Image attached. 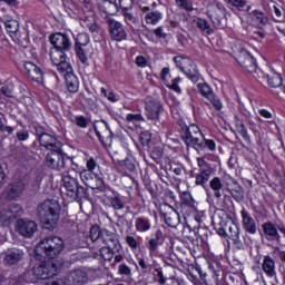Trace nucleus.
Returning <instances> with one entry per match:
<instances>
[{
	"label": "nucleus",
	"instance_id": "f257e3e1",
	"mask_svg": "<svg viewBox=\"0 0 285 285\" xmlns=\"http://www.w3.org/2000/svg\"><path fill=\"white\" fill-rule=\"evenodd\" d=\"M36 215L48 230L57 227L61 215V205L56 199H46L36 209Z\"/></svg>",
	"mask_w": 285,
	"mask_h": 285
},
{
	"label": "nucleus",
	"instance_id": "f03ea898",
	"mask_svg": "<svg viewBox=\"0 0 285 285\" xmlns=\"http://www.w3.org/2000/svg\"><path fill=\"white\" fill-rule=\"evenodd\" d=\"M65 243L59 236H49L43 238L36 247V257H48L49 259H55L59 257L63 252Z\"/></svg>",
	"mask_w": 285,
	"mask_h": 285
},
{
	"label": "nucleus",
	"instance_id": "7ed1b4c3",
	"mask_svg": "<svg viewBox=\"0 0 285 285\" xmlns=\"http://www.w3.org/2000/svg\"><path fill=\"white\" fill-rule=\"evenodd\" d=\"M90 239L94 244H98L101 246H109V248H114L115 250H122L121 243H119V235L108 230L100 229L98 226H92L90 228Z\"/></svg>",
	"mask_w": 285,
	"mask_h": 285
},
{
	"label": "nucleus",
	"instance_id": "20e7f679",
	"mask_svg": "<svg viewBox=\"0 0 285 285\" xmlns=\"http://www.w3.org/2000/svg\"><path fill=\"white\" fill-rule=\"evenodd\" d=\"M63 188L66 189L67 197L71 199H83L87 195V189L79 185V179L70 175V171L62 174Z\"/></svg>",
	"mask_w": 285,
	"mask_h": 285
},
{
	"label": "nucleus",
	"instance_id": "39448f33",
	"mask_svg": "<svg viewBox=\"0 0 285 285\" xmlns=\"http://www.w3.org/2000/svg\"><path fill=\"white\" fill-rule=\"evenodd\" d=\"M46 165L52 170H68V166H72V159L63 154V149H53L47 154Z\"/></svg>",
	"mask_w": 285,
	"mask_h": 285
},
{
	"label": "nucleus",
	"instance_id": "423d86ee",
	"mask_svg": "<svg viewBox=\"0 0 285 285\" xmlns=\"http://www.w3.org/2000/svg\"><path fill=\"white\" fill-rule=\"evenodd\" d=\"M174 62L176 63V68H179L193 83H197L202 79V75H199V70H197V65L190 59L184 56L174 57Z\"/></svg>",
	"mask_w": 285,
	"mask_h": 285
},
{
	"label": "nucleus",
	"instance_id": "0eeeda50",
	"mask_svg": "<svg viewBox=\"0 0 285 285\" xmlns=\"http://www.w3.org/2000/svg\"><path fill=\"white\" fill-rule=\"evenodd\" d=\"M180 136L186 146H191V148H195V150H197L199 142L202 141V137H204V134H202V130H199V127L197 125H190L181 127Z\"/></svg>",
	"mask_w": 285,
	"mask_h": 285
},
{
	"label": "nucleus",
	"instance_id": "6e6552de",
	"mask_svg": "<svg viewBox=\"0 0 285 285\" xmlns=\"http://www.w3.org/2000/svg\"><path fill=\"white\" fill-rule=\"evenodd\" d=\"M79 177L82 184L88 188H91V190H99V193H106V190H108V186H106L104 178L98 174H95V171L82 170L79 174Z\"/></svg>",
	"mask_w": 285,
	"mask_h": 285
},
{
	"label": "nucleus",
	"instance_id": "1a4fd4ad",
	"mask_svg": "<svg viewBox=\"0 0 285 285\" xmlns=\"http://www.w3.org/2000/svg\"><path fill=\"white\" fill-rule=\"evenodd\" d=\"M159 213L164 218L165 224H167L169 228H177V226H179L180 216L179 213H177V209L173 207V205L164 202L160 205Z\"/></svg>",
	"mask_w": 285,
	"mask_h": 285
},
{
	"label": "nucleus",
	"instance_id": "9d476101",
	"mask_svg": "<svg viewBox=\"0 0 285 285\" xmlns=\"http://www.w3.org/2000/svg\"><path fill=\"white\" fill-rule=\"evenodd\" d=\"M199 174L196 175L195 184L196 186H202L206 188V185L210 180V177L215 175V169L210 166V164L206 163L204 158H197Z\"/></svg>",
	"mask_w": 285,
	"mask_h": 285
},
{
	"label": "nucleus",
	"instance_id": "9b49d317",
	"mask_svg": "<svg viewBox=\"0 0 285 285\" xmlns=\"http://www.w3.org/2000/svg\"><path fill=\"white\" fill-rule=\"evenodd\" d=\"M94 130L105 148L112 146V130H110V126H108L106 120L96 121L94 124Z\"/></svg>",
	"mask_w": 285,
	"mask_h": 285
},
{
	"label": "nucleus",
	"instance_id": "f8f14e48",
	"mask_svg": "<svg viewBox=\"0 0 285 285\" xmlns=\"http://www.w3.org/2000/svg\"><path fill=\"white\" fill-rule=\"evenodd\" d=\"M145 110L148 119L159 121L161 112H164V104L148 96L145 98Z\"/></svg>",
	"mask_w": 285,
	"mask_h": 285
},
{
	"label": "nucleus",
	"instance_id": "ddd939ff",
	"mask_svg": "<svg viewBox=\"0 0 285 285\" xmlns=\"http://www.w3.org/2000/svg\"><path fill=\"white\" fill-rule=\"evenodd\" d=\"M26 188H28V184L24 180H14L7 186L3 197L7 202H17L26 193Z\"/></svg>",
	"mask_w": 285,
	"mask_h": 285
},
{
	"label": "nucleus",
	"instance_id": "4468645a",
	"mask_svg": "<svg viewBox=\"0 0 285 285\" xmlns=\"http://www.w3.org/2000/svg\"><path fill=\"white\" fill-rule=\"evenodd\" d=\"M66 50L63 49H51L50 50V59L57 70L62 75L66 70H72V66L67 61L68 57L66 56Z\"/></svg>",
	"mask_w": 285,
	"mask_h": 285
},
{
	"label": "nucleus",
	"instance_id": "2eb2a0df",
	"mask_svg": "<svg viewBox=\"0 0 285 285\" xmlns=\"http://www.w3.org/2000/svg\"><path fill=\"white\" fill-rule=\"evenodd\" d=\"M23 215V208L19 204H11L0 210V223L4 226H10V223L17 217Z\"/></svg>",
	"mask_w": 285,
	"mask_h": 285
},
{
	"label": "nucleus",
	"instance_id": "dca6fc26",
	"mask_svg": "<svg viewBox=\"0 0 285 285\" xmlns=\"http://www.w3.org/2000/svg\"><path fill=\"white\" fill-rule=\"evenodd\" d=\"M107 26L109 28V37L112 41H126L128 39V32L121 22L109 18Z\"/></svg>",
	"mask_w": 285,
	"mask_h": 285
},
{
	"label": "nucleus",
	"instance_id": "f3484780",
	"mask_svg": "<svg viewBox=\"0 0 285 285\" xmlns=\"http://www.w3.org/2000/svg\"><path fill=\"white\" fill-rule=\"evenodd\" d=\"M36 136L38 138V141L42 148H46V150L52 151V150H59L61 148V141L57 139V137L41 131V129H36Z\"/></svg>",
	"mask_w": 285,
	"mask_h": 285
},
{
	"label": "nucleus",
	"instance_id": "a211bd4d",
	"mask_svg": "<svg viewBox=\"0 0 285 285\" xmlns=\"http://www.w3.org/2000/svg\"><path fill=\"white\" fill-rule=\"evenodd\" d=\"M58 273V267L55 262H47L45 264L33 267V275L37 279H50Z\"/></svg>",
	"mask_w": 285,
	"mask_h": 285
},
{
	"label": "nucleus",
	"instance_id": "6ab92c4d",
	"mask_svg": "<svg viewBox=\"0 0 285 285\" xmlns=\"http://www.w3.org/2000/svg\"><path fill=\"white\" fill-rule=\"evenodd\" d=\"M236 61L247 70V72H257V60H255V57L248 52L246 49H240Z\"/></svg>",
	"mask_w": 285,
	"mask_h": 285
},
{
	"label": "nucleus",
	"instance_id": "aec40b11",
	"mask_svg": "<svg viewBox=\"0 0 285 285\" xmlns=\"http://www.w3.org/2000/svg\"><path fill=\"white\" fill-rule=\"evenodd\" d=\"M208 17L212 19L215 28H224V19H226V7L218 2L213 10L208 11Z\"/></svg>",
	"mask_w": 285,
	"mask_h": 285
},
{
	"label": "nucleus",
	"instance_id": "412c9836",
	"mask_svg": "<svg viewBox=\"0 0 285 285\" xmlns=\"http://www.w3.org/2000/svg\"><path fill=\"white\" fill-rule=\"evenodd\" d=\"M38 226L35 220H28V219H19L16 225V230L19 233V235H22V237H32L35 233L37 232Z\"/></svg>",
	"mask_w": 285,
	"mask_h": 285
},
{
	"label": "nucleus",
	"instance_id": "4be33fe9",
	"mask_svg": "<svg viewBox=\"0 0 285 285\" xmlns=\"http://www.w3.org/2000/svg\"><path fill=\"white\" fill-rule=\"evenodd\" d=\"M68 282L72 285H86L90 283V275L83 268H76L68 273Z\"/></svg>",
	"mask_w": 285,
	"mask_h": 285
},
{
	"label": "nucleus",
	"instance_id": "5701e85b",
	"mask_svg": "<svg viewBox=\"0 0 285 285\" xmlns=\"http://www.w3.org/2000/svg\"><path fill=\"white\" fill-rule=\"evenodd\" d=\"M232 218L228 217V215L223 214V216L216 215L213 219V226L216 230V233L220 237H226V234L228 233L229 229V224H230Z\"/></svg>",
	"mask_w": 285,
	"mask_h": 285
},
{
	"label": "nucleus",
	"instance_id": "b1692460",
	"mask_svg": "<svg viewBox=\"0 0 285 285\" xmlns=\"http://www.w3.org/2000/svg\"><path fill=\"white\" fill-rule=\"evenodd\" d=\"M49 41L53 49L56 50H70L72 48V43L70 42V38L63 33H53L50 36Z\"/></svg>",
	"mask_w": 285,
	"mask_h": 285
},
{
	"label": "nucleus",
	"instance_id": "393cba45",
	"mask_svg": "<svg viewBox=\"0 0 285 285\" xmlns=\"http://www.w3.org/2000/svg\"><path fill=\"white\" fill-rule=\"evenodd\" d=\"M119 3L122 10L125 23H127V26H139V18L135 17L132 12L128 11L130 8H132V0H120Z\"/></svg>",
	"mask_w": 285,
	"mask_h": 285
},
{
	"label": "nucleus",
	"instance_id": "a878e982",
	"mask_svg": "<svg viewBox=\"0 0 285 285\" xmlns=\"http://www.w3.org/2000/svg\"><path fill=\"white\" fill-rule=\"evenodd\" d=\"M240 216L246 233H249V235H255V233H257V223H255V218H253L246 208L242 209Z\"/></svg>",
	"mask_w": 285,
	"mask_h": 285
},
{
	"label": "nucleus",
	"instance_id": "bb28decb",
	"mask_svg": "<svg viewBox=\"0 0 285 285\" xmlns=\"http://www.w3.org/2000/svg\"><path fill=\"white\" fill-rule=\"evenodd\" d=\"M24 70L32 81H37V83L43 81V71L37 65L30 61L24 62Z\"/></svg>",
	"mask_w": 285,
	"mask_h": 285
},
{
	"label": "nucleus",
	"instance_id": "cd10ccee",
	"mask_svg": "<svg viewBox=\"0 0 285 285\" xmlns=\"http://www.w3.org/2000/svg\"><path fill=\"white\" fill-rule=\"evenodd\" d=\"M65 81L69 92L73 95L79 92V78L72 72V69L65 71Z\"/></svg>",
	"mask_w": 285,
	"mask_h": 285
},
{
	"label": "nucleus",
	"instance_id": "c85d7f7f",
	"mask_svg": "<svg viewBox=\"0 0 285 285\" xmlns=\"http://www.w3.org/2000/svg\"><path fill=\"white\" fill-rule=\"evenodd\" d=\"M108 202L114 210H124L126 208V197L121 196L119 191H112V195L108 196Z\"/></svg>",
	"mask_w": 285,
	"mask_h": 285
},
{
	"label": "nucleus",
	"instance_id": "c756f323",
	"mask_svg": "<svg viewBox=\"0 0 285 285\" xmlns=\"http://www.w3.org/2000/svg\"><path fill=\"white\" fill-rule=\"evenodd\" d=\"M26 254L21 249H9L4 256V262L9 266H14V264H19Z\"/></svg>",
	"mask_w": 285,
	"mask_h": 285
},
{
	"label": "nucleus",
	"instance_id": "7c9ffc66",
	"mask_svg": "<svg viewBox=\"0 0 285 285\" xmlns=\"http://www.w3.org/2000/svg\"><path fill=\"white\" fill-rule=\"evenodd\" d=\"M227 191L238 204L244 202V188L239 183L234 180L232 185H227Z\"/></svg>",
	"mask_w": 285,
	"mask_h": 285
},
{
	"label": "nucleus",
	"instance_id": "2f4dec72",
	"mask_svg": "<svg viewBox=\"0 0 285 285\" xmlns=\"http://www.w3.org/2000/svg\"><path fill=\"white\" fill-rule=\"evenodd\" d=\"M99 10L105 14H117L119 7L117 6V0H101L98 3Z\"/></svg>",
	"mask_w": 285,
	"mask_h": 285
},
{
	"label": "nucleus",
	"instance_id": "473e14b6",
	"mask_svg": "<svg viewBox=\"0 0 285 285\" xmlns=\"http://www.w3.org/2000/svg\"><path fill=\"white\" fill-rule=\"evenodd\" d=\"M209 188L213 190L215 199L219 200L223 197L222 191L224 190V183L220 177H214L209 180Z\"/></svg>",
	"mask_w": 285,
	"mask_h": 285
},
{
	"label": "nucleus",
	"instance_id": "72a5a7b5",
	"mask_svg": "<svg viewBox=\"0 0 285 285\" xmlns=\"http://www.w3.org/2000/svg\"><path fill=\"white\" fill-rule=\"evenodd\" d=\"M229 229L227 230V234H225V237H228L234 242L238 248H242V240L239 239V226L235 224V222H229Z\"/></svg>",
	"mask_w": 285,
	"mask_h": 285
},
{
	"label": "nucleus",
	"instance_id": "f704fd0d",
	"mask_svg": "<svg viewBox=\"0 0 285 285\" xmlns=\"http://www.w3.org/2000/svg\"><path fill=\"white\" fill-rule=\"evenodd\" d=\"M262 268L267 277H275V275H277V272L275 271V259H273V257L269 255L264 256Z\"/></svg>",
	"mask_w": 285,
	"mask_h": 285
},
{
	"label": "nucleus",
	"instance_id": "c9c22d12",
	"mask_svg": "<svg viewBox=\"0 0 285 285\" xmlns=\"http://www.w3.org/2000/svg\"><path fill=\"white\" fill-rule=\"evenodd\" d=\"M135 228L137 233H148L153 228V222L146 216H140L135 219Z\"/></svg>",
	"mask_w": 285,
	"mask_h": 285
},
{
	"label": "nucleus",
	"instance_id": "e433bc0d",
	"mask_svg": "<svg viewBox=\"0 0 285 285\" xmlns=\"http://www.w3.org/2000/svg\"><path fill=\"white\" fill-rule=\"evenodd\" d=\"M196 28L199 29L200 32H204L205 35H215V29L210 26V22L204 18H197L195 20Z\"/></svg>",
	"mask_w": 285,
	"mask_h": 285
},
{
	"label": "nucleus",
	"instance_id": "4c0bfd02",
	"mask_svg": "<svg viewBox=\"0 0 285 285\" xmlns=\"http://www.w3.org/2000/svg\"><path fill=\"white\" fill-rule=\"evenodd\" d=\"M161 19H164V13L159 10L149 11L145 14V21L150 26H157Z\"/></svg>",
	"mask_w": 285,
	"mask_h": 285
},
{
	"label": "nucleus",
	"instance_id": "58836bf2",
	"mask_svg": "<svg viewBox=\"0 0 285 285\" xmlns=\"http://www.w3.org/2000/svg\"><path fill=\"white\" fill-rule=\"evenodd\" d=\"M206 148L210 153H215L217 150V144L213 139H207L204 135L198 144L197 150H206Z\"/></svg>",
	"mask_w": 285,
	"mask_h": 285
},
{
	"label": "nucleus",
	"instance_id": "ea45409f",
	"mask_svg": "<svg viewBox=\"0 0 285 285\" xmlns=\"http://www.w3.org/2000/svg\"><path fill=\"white\" fill-rule=\"evenodd\" d=\"M100 256L105 262H112V257L117 255V253H121V249L115 250V247L102 246L100 249Z\"/></svg>",
	"mask_w": 285,
	"mask_h": 285
},
{
	"label": "nucleus",
	"instance_id": "a19ab883",
	"mask_svg": "<svg viewBox=\"0 0 285 285\" xmlns=\"http://www.w3.org/2000/svg\"><path fill=\"white\" fill-rule=\"evenodd\" d=\"M197 89L199 95L204 97L205 99H209V97H213L215 95V91H213V87L208 85L207 82H199L197 85Z\"/></svg>",
	"mask_w": 285,
	"mask_h": 285
},
{
	"label": "nucleus",
	"instance_id": "79ce46f5",
	"mask_svg": "<svg viewBox=\"0 0 285 285\" xmlns=\"http://www.w3.org/2000/svg\"><path fill=\"white\" fill-rule=\"evenodd\" d=\"M75 52H76L80 63H88V46L75 45Z\"/></svg>",
	"mask_w": 285,
	"mask_h": 285
},
{
	"label": "nucleus",
	"instance_id": "37998d69",
	"mask_svg": "<svg viewBox=\"0 0 285 285\" xmlns=\"http://www.w3.org/2000/svg\"><path fill=\"white\" fill-rule=\"evenodd\" d=\"M116 225L120 229V233H124L125 229L130 230L132 228V220H128L126 215H120L117 217Z\"/></svg>",
	"mask_w": 285,
	"mask_h": 285
},
{
	"label": "nucleus",
	"instance_id": "c03bdc74",
	"mask_svg": "<svg viewBox=\"0 0 285 285\" xmlns=\"http://www.w3.org/2000/svg\"><path fill=\"white\" fill-rule=\"evenodd\" d=\"M267 83L271 88H279V86H282V75L277 72L267 75Z\"/></svg>",
	"mask_w": 285,
	"mask_h": 285
},
{
	"label": "nucleus",
	"instance_id": "a18cd8bd",
	"mask_svg": "<svg viewBox=\"0 0 285 285\" xmlns=\"http://www.w3.org/2000/svg\"><path fill=\"white\" fill-rule=\"evenodd\" d=\"M236 131L245 139V141H250V136L248 135V129H246V125H244V120H236Z\"/></svg>",
	"mask_w": 285,
	"mask_h": 285
},
{
	"label": "nucleus",
	"instance_id": "49530a36",
	"mask_svg": "<svg viewBox=\"0 0 285 285\" xmlns=\"http://www.w3.org/2000/svg\"><path fill=\"white\" fill-rule=\"evenodd\" d=\"M181 204L183 206H187V208H195V199L193 198V195L190 191H184L180 195Z\"/></svg>",
	"mask_w": 285,
	"mask_h": 285
},
{
	"label": "nucleus",
	"instance_id": "de8ad7c7",
	"mask_svg": "<svg viewBox=\"0 0 285 285\" xmlns=\"http://www.w3.org/2000/svg\"><path fill=\"white\" fill-rule=\"evenodd\" d=\"M0 92L1 95H3L4 97H8L9 99L14 98V83L8 82L7 85H3L0 88Z\"/></svg>",
	"mask_w": 285,
	"mask_h": 285
},
{
	"label": "nucleus",
	"instance_id": "09e8293b",
	"mask_svg": "<svg viewBox=\"0 0 285 285\" xmlns=\"http://www.w3.org/2000/svg\"><path fill=\"white\" fill-rule=\"evenodd\" d=\"M232 6L238 8L239 10H246L250 12V6H248V0H228Z\"/></svg>",
	"mask_w": 285,
	"mask_h": 285
},
{
	"label": "nucleus",
	"instance_id": "8fccbe9b",
	"mask_svg": "<svg viewBox=\"0 0 285 285\" xmlns=\"http://www.w3.org/2000/svg\"><path fill=\"white\" fill-rule=\"evenodd\" d=\"M41 181H43V174L38 173L31 178L30 186L33 190H39L41 188Z\"/></svg>",
	"mask_w": 285,
	"mask_h": 285
},
{
	"label": "nucleus",
	"instance_id": "3c124183",
	"mask_svg": "<svg viewBox=\"0 0 285 285\" xmlns=\"http://www.w3.org/2000/svg\"><path fill=\"white\" fill-rule=\"evenodd\" d=\"M88 43H90V36L88 33L82 32L76 37L75 46H88Z\"/></svg>",
	"mask_w": 285,
	"mask_h": 285
},
{
	"label": "nucleus",
	"instance_id": "603ef678",
	"mask_svg": "<svg viewBox=\"0 0 285 285\" xmlns=\"http://www.w3.org/2000/svg\"><path fill=\"white\" fill-rule=\"evenodd\" d=\"M6 29L8 32H11L12 35H17V32H19V21L8 20L6 22Z\"/></svg>",
	"mask_w": 285,
	"mask_h": 285
},
{
	"label": "nucleus",
	"instance_id": "864d4df0",
	"mask_svg": "<svg viewBox=\"0 0 285 285\" xmlns=\"http://www.w3.org/2000/svg\"><path fill=\"white\" fill-rule=\"evenodd\" d=\"M120 166H122L125 170H128V173H132L135 171V159L126 158L125 160H121Z\"/></svg>",
	"mask_w": 285,
	"mask_h": 285
},
{
	"label": "nucleus",
	"instance_id": "5fc2aeb1",
	"mask_svg": "<svg viewBox=\"0 0 285 285\" xmlns=\"http://www.w3.org/2000/svg\"><path fill=\"white\" fill-rule=\"evenodd\" d=\"M126 121H128L129 124H137L138 121H146V119L141 114H128L126 116Z\"/></svg>",
	"mask_w": 285,
	"mask_h": 285
},
{
	"label": "nucleus",
	"instance_id": "6e6d98bb",
	"mask_svg": "<svg viewBox=\"0 0 285 285\" xmlns=\"http://www.w3.org/2000/svg\"><path fill=\"white\" fill-rule=\"evenodd\" d=\"M125 242L131 250H137V248H139V240H137L135 236L127 235Z\"/></svg>",
	"mask_w": 285,
	"mask_h": 285
},
{
	"label": "nucleus",
	"instance_id": "4d7b16f0",
	"mask_svg": "<svg viewBox=\"0 0 285 285\" xmlns=\"http://www.w3.org/2000/svg\"><path fill=\"white\" fill-rule=\"evenodd\" d=\"M207 100L210 101L215 110H222V108H224L222 100L215 94L212 97L207 98Z\"/></svg>",
	"mask_w": 285,
	"mask_h": 285
},
{
	"label": "nucleus",
	"instance_id": "13d9d810",
	"mask_svg": "<svg viewBox=\"0 0 285 285\" xmlns=\"http://www.w3.org/2000/svg\"><path fill=\"white\" fill-rule=\"evenodd\" d=\"M73 124H76V126H78V128H88V118H86V116H76Z\"/></svg>",
	"mask_w": 285,
	"mask_h": 285
},
{
	"label": "nucleus",
	"instance_id": "bf43d9fd",
	"mask_svg": "<svg viewBox=\"0 0 285 285\" xmlns=\"http://www.w3.org/2000/svg\"><path fill=\"white\" fill-rule=\"evenodd\" d=\"M159 246H161V244L157 240H154V238H150L147 243V248L150 255H153V253H157V248H159Z\"/></svg>",
	"mask_w": 285,
	"mask_h": 285
},
{
	"label": "nucleus",
	"instance_id": "052dcab7",
	"mask_svg": "<svg viewBox=\"0 0 285 285\" xmlns=\"http://www.w3.org/2000/svg\"><path fill=\"white\" fill-rule=\"evenodd\" d=\"M253 14L254 17H256V21H258V23H262L263 26H266V23H268V18L265 17L262 11L254 10Z\"/></svg>",
	"mask_w": 285,
	"mask_h": 285
},
{
	"label": "nucleus",
	"instance_id": "680f3d73",
	"mask_svg": "<svg viewBox=\"0 0 285 285\" xmlns=\"http://www.w3.org/2000/svg\"><path fill=\"white\" fill-rule=\"evenodd\" d=\"M87 28H88L89 32H91V35H94V37H97V35H99V32H101V27L98 26L97 22L88 23Z\"/></svg>",
	"mask_w": 285,
	"mask_h": 285
},
{
	"label": "nucleus",
	"instance_id": "e2e57ef3",
	"mask_svg": "<svg viewBox=\"0 0 285 285\" xmlns=\"http://www.w3.org/2000/svg\"><path fill=\"white\" fill-rule=\"evenodd\" d=\"M179 81H181V78L177 77L171 80V85L169 86L170 90H174V92H177L178 95H181V88L179 87Z\"/></svg>",
	"mask_w": 285,
	"mask_h": 285
},
{
	"label": "nucleus",
	"instance_id": "0e129e2a",
	"mask_svg": "<svg viewBox=\"0 0 285 285\" xmlns=\"http://www.w3.org/2000/svg\"><path fill=\"white\" fill-rule=\"evenodd\" d=\"M118 273L120 275H126L127 277L132 275V269H130L128 267V265H126L125 263L120 264L119 267H118Z\"/></svg>",
	"mask_w": 285,
	"mask_h": 285
},
{
	"label": "nucleus",
	"instance_id": "69168bd1",
	"mask_svg": "<svg viewBox=\"0 0 285 285\" xmlns=\"http://www.w3.org/2000/svg\"><path fill=\"white\" fill-rule=\"evenodd\" d=\"M151 139H153V136L150 135V132L144 131L140 134V141L142 146H148Z\"/></svg>",
	"mask_w": 285,
	"mask_h": 285
},
{
	"label": "nucleus",
	"instance_id": "338daca9",
	"mask_svg": "<svg viewBox=\"0 0 285 285\" xmlns=\"http://www.w3.org/2000/svg\"><path fill=\"white\" fill-rule=\"evenodd\" d=\"M175 1L179 8H184V10H187L188 12H193V6H190V2H188V0H175Z\"/></svg>",
	"mask_w": 285,
	"mask_h": 285
},
{
	"label": "nucleus",
	"instance_id": "774afa93",
	"mask_svg": "<svg viewBox=\"0 0 285 285\" xmlns=\"http://www.w3.org/2000/svg\"><path fill=\"white\" fill-rule=\"evenodd\" d=\"M135 63L138 66V68H146L148 66V59H146L144 56H137Z\"/></svg>",
	"mask_w": 285,
	"mask_h": 285
}]
</instances>
